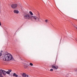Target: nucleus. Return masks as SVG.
<instances>
[{"label": "nucleus", "mask_w": 77, "mask_h": 77, "mask_svg": "<svg viewBox=\"0 0 77 77\" xmlns=\"http://www.w3.org/2000/svg\"><path fill=\"white\" fill-rule=\"evenodd\" d=\"M35 16H31L30 14H27L24 15V18L25 19L27 20H30V19L34 20L36 22H38L40 21V15L38 11H37Z\"/></svg>", "instance_id": "obj_1"}, {"label": "nucleus", "mask_w": 77, "mask_h": 77, "mask_svg": "<svg viewBox=\"0 0 77 77\" xmlns=\"http://www.w3.org/2000/svg\"><path fill=\"white\" fill-rule=\"evenodd\" d=\"M12 59L13 60L14 58L12 57V56L10 54H5L3 56L2 59L4 61H7L11 60Z\"/></svg>", "instance_id": "obj_2"}, {"label": "nucleus", "mask_w": 77, "mask_h": 77, "mask_svg": "<svg viewBox=\"0 0 77 77\" xmlns=\"http://www.w3.org/2000/svg\"><path fill=\"white\" fill-rule=\"evenodd\" d=\"M51 68L57 70L59 68V67L57 65H56V63L51 65Z\"/></svg>", "instance_id": "obj_3"}, {"label": "nucleus", "mask_w": 77, "mask_h": 77, "mask_svg": "<svg viewBox=\"0 0 77 77\" xmlns=\"http://www.w3.org/2000/svg\"><path fill=\"white\" fill-rule=\"evenodd\" d=\"M17 6H18V5L16 4H13L11 5V7L13 9H16L17 8Z\"/></svg>", "instance_id": "obj_4"}, {"label": "nucleus", "mask_w": 77, "mask_h": 77, "mask_svg": "<svg viewBox=\"0 0 77 77\" xmlns=\"http://www.w3.org/2000/svg\"><path fill=\"white\" fill-rule=\"evenodd\" d=\"M2 74H3V70H0V77H3Z\"/></svg>", "instance_id": "obj_5"}, {"label": "nucleus", "mask_w": 77, "mask_h": 77, "mask_svg": "<svg viewBox=\"0 0 77 77\" xmlns=\"http://www.w3.org/2000/svg\"><path fill=\"white\" fill-rule=\"evenodd\" d=\"M2 74L4 76H6V71L4 70H2Z\"/></svg>", "instance_id": "obj_6"}, {"label": "nucleus", "mask_w": 77, "mask_h": 77, "mask_svg": "<svg viewBox=\"0 0 77 77\" xmlns=\"http://www.w3.org/2000/svg\"><path fill=\"white\" fill-rule=\"evenodd\" d=\"M14 14H18L19 13V11L17 10H14Z\"/></svg>", "instance_id": "obj_7"}, {"label": "nucleus", "mask_w": 77, "mask_h": 77, "mask_svg": "<svg viewBox=\"0 0 77 77\" xmlns=\"http://www.w3.org/2000/svg\"><path fill=\"white\" fill-rule=\"evenodd\" d=\"M24 66V68H27V67H28V64H25Z\"/></svg>", "instance_id": "obj_8"}, {"label": "nucleus", "mask_w": 77, "mask_h": 77, "mask_svg": "<svg viewBox=\"0 0 77 77\" xmlns=\"http://www.w3.org/2000/svg\"><path fill=\"white\" fill-rule=\"evenodd\" d=\"M13 76H15L16 77H18V75H17V74H16V73H14L13 74Z\"/></svg>", "instance_id": "obj_9"}, {"label": "nucleus", "mask_w": 77, "mask_h": 77, "mask_svg": "<svg viewBox=\"0 0 77 77\" xmlns=\"http://www.w3.org/2000/svg\"><path fill=\"white\" fill-rule=\"evenodd\" d=\"M29 14H30V15H31V16H32V15H33V13H32V11H30L29 12Z\"/></svg>", "instance_id": "obj_10"}, {"label": "nucleus", "mask_w": 77, "mask_h": 77, "mask_svg": "<svg viewBox=\"0 0 77 77\" xmlns=\"http://www.w3.org/2000/svg\"><path fill=\"white\" fill-rule=\"evenodd\" d=\"M26 74L25 73H23L22 74V77H25V76L26 75Z\"/></svg>", "instance_id": "obj_11"}, {"label": "nucleus", "mask_w": 77, "mask_h": 77, "mask_svg": "<svg viewBox=\"0 0 77 77\" xmlns=\"http://www.w3.org/2000/svg\"><path fill=\"white\" fill-rule=\"evenodd\" d=\"M3 51H1V52H0V57H1L2 56V53Z\"/></svg>", "instance_id": "obj_12"}, {"label": "nucleus", "mask_w": 77, "mask_h": 77, "mask_svg": "<svg viewBox=\"0 0 77 77\" xmlns=\"http://www.w3.org/2000/svg\"><path fill=\"white\" fill-rule=\"evenodd\" d=\"M6 73L8 74H10V72H8V71L6 72Z\"/></svg>", "instance_id": "obj_13"}, {"label": "nucleus", "mask_w": 77, "mask_h": 77, "mask_svg": "<svg viewBox=\"0 0 77 77\" xmlns=\"http://www.w3.org/2000/svg\"><path fill=\"white\" fill-rule=\"evenodd\" d=\"M48 20H45V22L46 23H48Z\"/></svg>", "instance_id": "obj_14"}, {"label": "nucleus", "mask_w": 77, "mask_h": 77, "mask_svg": "<svg viewBox=\"0 0 77 77\" xmlns=\"http://www.w3.org/2000/svg\"><path fill=\"white\" fill-rule=\"evenodd\" d=\"M29 65H31V66H33V64H32V63H29Z\"/></svg>", "instance_id": "obj_15"}, {"label": "nucleus", "mask_w": 77, "mask_h": 77, "mask_svg": "<svg viewBox=\"0 0 77 77\" xmlns=\"http://www.w3.org/2000/svg\"><path fill=\"white\" fill-rule=\"evenodd\" d=\"M29 77V75H28L26 74L25 75V77Z\"/></svg>", "instance_id": "obj_16"}, {"label": "nucleus", "mask_w": 77, "mask_h": 77, "mask_svg": "<svg viewBox=\"0 0 77 77\" xmlns=\"http://www.w3.org/2000/svg\"><path fill=\"white\" fill-rule=\"evenodd\" d=\"M74 71H75V72H76V71H77V69H74Z\"/></svg>", "instance_id": "obj_17"}, {"label": "nucleus", "mask_w": 77, "mask_h": 77, "mask_svg": "<svg viewBox=\"0 0 77 77\" xmlns=\"http://www.w3.org/2000/svg\"><path fill=\"white\" fill-rule=\"evenodd\" d=\"M50 71H53V69H51L50 70Z\"/></svg>", "instance_id": "obj_18"}, {"label": "nucleus", "mask_w": 77, "mask_h": 77, "mask_svg": "<svg viewBox=\"0 0 77 77\" xmlns=\"http://www.w3.org/2000/svg\"><path fill=\"white\" fill-rule=\"evenodd\" d=\"M8 71H9V72H11V71H12V70H8Z\"/></svg>", "instance_id": "obj_19"}, {"label": "nucleus", "mask_w": 77, "mask_h": 77, "mask_svg": "<svg viewBox=\"0 0 77 77\" xmlns=\"http://www.w3.org/2000/svg\"><path fill=\"white\" fill-rule=\"evenodd\" d=\"M2 25V24H1V22H0V26H1Z\"/></svg>", "instance_id": "obj_20"}, {"label": "nucleus", "mask_w": 77, "mask_h": 77, "mask_svg": "<svg viewBox=\"0 0 77 77\" xmlns=\"http://www.w3.org/2000/svg\"><path fill=\"white\" fill-rule=\"evenodd\" d=\"M51 25H52V24H51Z\"/></svg>", "instance_id": "obj_21"}]
</instances>
